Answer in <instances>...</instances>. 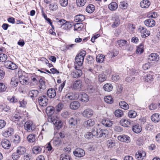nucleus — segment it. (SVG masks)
I'll return each instance as SVG.
<instances>
[{
    "instance_id": "1",
    "label": "nucleus",
    "mask_w": 160,
    "mask_h": 160,
    "mask_svg": "<svg viewBox=\"0 0 160 160\" xmlns=\"http://www.w3.org/2000/svg\"><path fill=\"white\" fill-rule=\"evenodd\" d=\"M86 52L82 51L78 54L75 58V66L76 65L79 67L82 66L84 58V57L86 55Z\"/></svg>"
},
{
    "instance_id": "2",
    "label": "nucleus",
    "mask_w": 160,
    "mask_h": 160,
    "mask_svg": "<svg viewBox=\"0 0 160 160\" xmlns=\"http://www.w3.org/2000/svg\"><path fill=\"white\" fill-rule=\"evenodd\" d=\"M119 47L123 50H127L128 51L132 50L131 48H127L129 46V42L125 40L121 39L117 41Z\"/></svg>"
},
{
    "instance_id": "3",
    "label": "nucleus",
    "mask_w": 160,
    "mask_h": 160,
    "mask_svg": "<svg viewBox=\"0 0 160 160\" xmlns=\"http://www.w3.org/2000/svg\"><path fill=\"white\" fill-rule=\"evenodd\" d=\"M48 121L52 122L57 129H59L61 128L62 126V121L60 120L58 118L52 117L51 118H49Z\"/></svg>"
},
{
    "instance_id": "4",
    "label": "nucleus",
    "mask_w": 160,
    "mask_h": 160,
    "mask_svg": "<svg viewBox=\"0 0 160 160\" xmlns=\"http://www.w3.org/2000/svg\"><path fill=\"white\" fill-rule=\"evenodd\" d=\"M24 128L27 131L32 132L35 129V126L32 121H28L25 123Z\"/></svg>"
},
{
    "instance_id": "5",
    "label": "nucleus",
    "mask_w": 160,
    "mask_h": 160,
    "mask_svg": "<svg viewBox=\"0 0 160 160\" xmlns=\"http://www.w3.org/2000/svg\"><path fill=\"white\" fill-rule=\"evenodd\" d=\"M48 99L46 95H42L38 98V102L40 105L45 107L47 105Z\"/></svg>"
},
{
    "instance_id": "6",
    "label": "nucleus",
    "mask_w": 160,
    "mask_h": 160,
    "mask_svg": "<svg viewBox=\"0 0 160 160\" xmlns=\"http://www.w3.org/2000/svg\"><path fill=\"white\" fill-rule=\"evenodd\" d=\"M4 65L6 68L11 70L16 69L18 68L15 63L10 61L5 62L4 63Z\"/></svg>"
},
{
    "instance_id": "7",
    "label": "nucleus",
    "mask_w": 160,
    "mask_h": 160,
    "mask_svg": "<svg viewBox=\"0 0 160 160\" xmlns=\"http://www.w3.org/2000/svg\"><path fill=\"white\" fill-rule=\"evenodd\" d=\"M73 154L76 157L80 158L84 156L85 152L84 151L80 148H77L73 152Z\"/></svg>"
},
{
    "instance_id": "8",
    "label": "nucleus",
    "mask_w": 160,
    "mask_h": 160,
    "mask_svg": "<svg viewBox=\"0 0 160 160\" xmlns=\"http://www.w3.org/2000/svg\"><path fill=\"white\" fill-rule=\"evenodd\" d=\"M93 111L90 108H88L84 110L82 113V115L85 118H89L91 117L93 115Z\"/></svg>"
},
{
    "instance_id": "9",
    "label": "nucleus",
    "mask_w": 160,
    "mask_h": 160,
    "mask_svg": "<svg viewBox=\"0 0 160 160\" xmlns=\"http://www.w3.org/2000/svg\"><path fill=\"white\" fill-rule=\"evenodd\" d=\"M14 131L12 128H8L2 132V135L5 137H8L13 134Z\"/></svg>"
},
{
    "instance_id": "10",
    "label": "nucleus",
    "mask_w": 160,
    "mask_h": 160,
    "mask_svg": "<svg viewBox=\"0 0 160 160\" xmlns=\"http://www.w3.org/2000/svg\"><path fill=\"white\" fill-rule=\"evenodd\" d=\"M75 68L76 70L72 73V76L74 78H78L81 76L82 71L81 69H78V68L76 65L75 66Z\"/></svg>"
},
{
    "instance_id": "11",
    "label": "nucleus",
    "mask_w": 160,
    "mask_h": 160,
    "mask_svg": "<svg viewBox=\"0 0 160 160\" xmlns=\"http://www.w3.org/2000/svg\"><path fill=\"white\" fill-rule=\"evenodd\" d=\"M19 81L20 83L23 85H27L29 83V78L24 75H20Z\"/></svg>"
},
{
    "instance_id": "12",
    "label": "nucleus",
    "mask_w": 160,
    "mask_h": 160,
    "mask_svg": "<svg viewBox=\"0 0 160 160\" xmlns=\"http://www.w3.org/2000/svg\"><path fill=\"white\" fill-rule=\"evenodd\" d=\"M43 148V147L42 146H35L32 148V152L34 154H39L41 153L42 150Z\"/></svg>"
},
{
    "instance_id": "13",
    "label": "nucleus",
    "mask_w": 160,
    "mask_h": 160,
    "mask_svg": "<svg viewBox=\"0 0 160 160\" xmlns=\"http://www.w3.org/2000/svg\"><path fill=\"white\" fill-rule=\"evenodd\" d=\"M98 131V138L101 137L106 138L108 134V132L106 129H100L99 128Z\"/></svg>"
},
{
    "instance_id": "14",
    "label": "nucleus",
    "mask_w": 160,
    "mask_h": 160,
    "mask_svg": "<svg viewBox=\"0 0 160 160\" xmlns=\"http://www.w3.org/2000/svg\"><path fill=\"white\" fill-rule=\"evenodd\" d=\"M146 156V153L143 151H139L135 154V158L137 160H143Z\"/></svg>"
},
{
    "instance_id": "15",
    "label": "nucleus",
    "mask_w": 160,
    "mask_h": 160,
    "mask_svg": "<svg viewBox=\"0 0 160 160\" xmlns=\"http://www.w3.org/2000/svg\"><path fill=\"white\" fill-rule=\"evenodd\" d=\"M1 145L3 148L8 149L11 146L10 142L7 139H4L2 141Z\"/></svg>"
},
{
    "instance_id": "16",
    "label": "nucleus",
    "mask_w": 160,
    "mask_h": 160,
    "mask_svg": "<svg viewBox=\"0 0 160 160\" xmlns=\"http://www.w3.org/2000/svg\"><path fill=\"white\" fill-rule=\"evenodd\" d=\"M118 140L122 142L129 143L130 142V137L126 135H123L119 136L118 137Z\"/></svg>"
},
{
    "instance_id": "17",
    "label": "nucleus",
    "mask_w": 160,
    "mask_h": 160,
    "mask_svg": "<svg viewBox=\"0 0 160 160\" xmlns=\"http://www.w3.org/2000/svg\"><path fill=\"white\" fill-rule=\"evenodd\" d=\"M119 123L122 126L124 127H128L131 124V121L125 118H122L120 122Z\"/></svg>"
},
{
    "instance_id": "18",
    "label": "nucleus",
    "mask_w": 160,
    "mask_h": 160,
    "mask_svg": "<svg viewBox=\"0 0 160 160\" xmlns=\"http://www.w3.org/2000/svg\"><path fill=\"white\" fill-rule=\"evenodd\" d=\"M73 88L74 89L79 90L82 87V82L80 80H77L74 82Z\"/></svg>"
},
{
    "instance_id": "19",
    "label": "nucleus",
    "mask_w": 160,
    "mask_h": 160,
    "mask_svg": "<svg viewBox=\"0 0 160 160\" xmlns=\"http://www.w3.org/2000/svg\"><path fill=\"white\" fill-rule=\"evenodd\" d=\"M149 59L150 61H155L157 62L159 59V56L157 53H152L149 56Z\"/></svg>"
},
{
    "instance_id": "20",
    "label": "nucleus",
    "mask_w": 160,
    "mask_h": 160,
    "mask_svg": "<svg viewBox=\"0 0 160 160\" xmlns=\"http://www.w3.org/2000/svg\"><path fill=\"white\" fill-rule=\"evenodd\" d=\"M80 106V104L78 101H73L70 104V108L72 110H76L78 109Z\"/></svg>"
},
{
    "instance_id": "21",
    "label": "nucleus",
    "mask_w": 160,
    "mask_h": 160,
    "mask_svg": "<svg viewBox=\"0 0 160 160\" xmlns=\"http://www.w3.org/2000/svg\"><path fill=\"white\" fill-rule=\"evenodd\" d=\"M102 123L107 127H110L112 125V122L108 119H103L102 121Z\"/></svg>"
},
{
    "instance_id": "22",
    "label": "nucleus",
    "mask_w": 160,
    "mask_h": 160,
    "mask_svg": "<svg viewBox=\"0 0 160 160\" xmlns=\"http://www.w3.org/2000/svg\"><path fill=\"white\" fill-rule=\"evenodd\" d=\"M145 25L148 27H152L155 26V22L152 19H148L144 21Z\"/></svg>"
},
{
    "instance_id": "23",
    "label": "nucleus",
    "mask_w": 160,
    "mask_h": 160,
    "mask_svg": "<svg viewBox=\"0 0 160 160\" xmlns=\"http://www.w3.org/2000/svg\"><path fill=\"white\" fill-rule=\"evenodd\" d=\"M47 94L49 98H53L56 96V91L54 89L50 88L47 91Z\"/></svg>"
},
{
    "instance_id": "24",
    "label": "nucleus",
    "mask_w": 160,
    "mask_h": 160,
    "mask_svg": "<svg viewBox=\"0 0 160 160\" xmlns=\"http://www.w3.org/2000/svg\"><path fill=\"white\" fill-rule=\"evenodd\" d=\"M65 98L66 99L69 100H75L77 98V96H75V93H69L65 96Z\"/></svg>"
},
{
    "instance_id": "25",
    "label": "nucleus",
    "mask_w": 160,
    "mask_h": 160,
    "mask_svg": "<svg viewBox=\"0 0 160 160\" xmlns=\"http://www.w3.org/2000/svg\"><path fill=\"white\" fill-rule=\"evenodd\" d=\"M39 94V92L37 90H32L28 92L29 96L32 98L37 97Z\"/></svg>"
},
{
    "instance_id": "26",
    "label": "nucleus",
    "mask_w": 160,
    "mask_h": 160,
    "mask_svg": "<svg viewBox=\"0 0 160 160\" xmlns=\"http://www.w3.org/2000/svg\"><path fill=\"white\" fill-rule=\"evenodd\" d=\"M152 121L155 122H157L160 121V115L158 113H154L151 117Z\"/></svg>"
},
{
    "instance_id": "27",
    "label": "nucleus",
    "mask_w": 160,
    "mask_h": 160,
    "mask_svg": "<svg viewBox=\"0 0 160 160\" xmlns=\"http://www.w3.org/2000/svg\"><path fill=\"white\" fill-rule=\"evenodd\" d=\"M140 6L142 8H148L150 5V2L148 0H143L140 3Z\"/></svg>"
},
{
    "instance_id": "28",
    "label": "nucleus",
    "mask_w": 160,
    "mask_h": 160,
    "mask_svg": "<svg viewBox=\"0 0 160 160\" xmlns=\"http://www.w3.org/2000/svg\"><path fill=\"white\" fill-rule=\"evenodd\" d=\"M72 26L73 25L70 22H67L65 20L62 28L64 29L68 30L71 28Z\"/></svg>"
},
{
    "instance_id": "29",
    "label": "nucleus",
    "mask_w": 160,
    "mask_h": 160,
    "mask_svg": "<svg viewBox=\"0 0 160 160\" xmlns=\"http://www.w3.org/2000/svg\"><path fill=\"white\" fill-rule=\"evenodd\" d=\"M69 123L71 127L75 126L77 123V118L75 117H72L69 120Z\"/></svg>"
},
{
    "instance_id": "30",
    "label": "nucleus",
    "mask_w": 160,
    "mask_h": 160,
    "mask_svg": "<svg viewBox=\"0 0 160 160\" xmlns=\"http://www.w3.org/2000/svg\"><path fill=\"white\" fill-rule=\"evenodd\" d=\"M16 151L20 155H22L25 153L26 150L25 147L20 146L17 148Z\"/></svg>"
},
{
    "instance_id": "31",
    "label": "nucleus",
    "mask_w": 160,
    "mask_h": 160,
    "mask_svg": "<svg viewBox=\"0 0 160 160\" xmlns=\"http://www.w3.org/2000/svg\"><path fill=\"white\" fill-rule=\"evenodd\" d=\"M103 88L105 91L110 92L112 90L113 87L111 84L107 83L104 85Z\"/></svg>"
},
{
    "instance_id": "32",
    "label": "nucleus",
    "mask_w": 160,
    "mask_h": 160,
    "mask_svg": "<svg viewBox=\"0 0 160 160\" xmlns=\"http://www.w3.org/2000/svg\"><path fill=\"white\" fill-rule=\"evenodd\" d=\"M133 131L137 133L140 132L142 131V127L138 124H137L134 125L132 128Z\"/></svg>"
},
{
    "instance_id": "33",
    "label": "nucleus",
    "mask_w": 160,
    "mask_h": 160,
    "mask_svg": "<svg viewBox=\"0 0 160 160\" xmlns=\"http://www.w3.org/2000/svg\"><path fill=\"white\" fill-rule=\"evenodd\" d=\"M113 22L112 25L113 28L117 27L120 24V20L117 17H115L113 18Z\"/></svg>"
},
{
    "instance_id": "34",
    "label": "nucleus",
    "mask_w": 160,
    "mask_h": 160,
    "mask_svg": "<svg viewBox=\"0 0 160 160\" xmlns=\"http://www.w3.org/2000/svg\"><path fill=\"white\" fill-rule=\"evenodd\" d=\"M118 7V4L115 2H111L108 6L109 9L112 11L116 10Z\"/></svg>"
},
{
    "instance_id": "35",
    "label": "nucleus",
    "mask_w": 160,
    "mask_h": 160,
    "mask_svg": "<svg viewBox=\"0 0 160 160\" xmlns=\"http://www.w3.org/2000/svg\"><path fill=\"white\" fill-rule=\"evenodd\" d=\"M39 88L41 89L42 90L45 89L46 88V82L43 80L42 78H40V79L39 81Z\"/></svg>"
},
{
    "instance_id": "36",
    "label": "nucleus",
    "mask_w": 160,
    "mask_h": 160,
    "mask_svg": "<svg viewBox=\"0 0 160 160\" xmlns=\"http://www.w3.org/2000/svg\"><path fill=\"white\" fill-rule=\"evenodd\" d=\"M10 83L12 87H16L17 86L18 83V79L16 78H12L11 80Z\"/></svg>"
},
{
    "instance_id": "37",
    "label": "nucleus",
    "mask_w": 160,
    "mask_h": 160,
    "mask_svg": "<svg viewBox=\"0 0 160 160\" xmlns=\"http://www.w3.org/2000/svg\"><path fill=\"white\" fill-rule=\"evenodd\" d=\"M95 124L94 121L92 119H89L84 122V124L86 126L92 127Z\"/></svg>"
},
{
    "instance_id": "38",
    "label": "nucleus",
    "mask_w": 160,
    "mask_h": 160,
    "mask_svg": "<svg viewBox=\"0 0 160 160\" xmlns=\"http://www.w3.org/2000/svg\"><path fill=\"white\" fill-rule=\"evenodd\" d=\"M119 105L121 108L125 110H127L129 108V105L126 102L123 101H121L119 103Z\"/></svg>"
},
{
    "instance_id": "39",
    "label": "nucleus",
    "mask_w": 160,
    "mask_h": 160,
    "mask_svg": "<svg viewBox=\"0 0 160 160\" xmlns=\"http://www.w3.org/2000/svg\"><path fill=\"white\" fill-rule=\"evenodd\" d=\"M89 100V97L88 95L85 93H82L81 94V101L83 102H87Z\"/></svg>"
},
{
    "instance_id": "40",
    "label": "nucleus",
    "mask_w": 160,
    "mask_h": 160,
    "mask_svg": "<svg viewBox=\"0 0 160 160\" xmlns=\"http://www.w3.org/2000/svg\"><path fill=\"white\" fill-rule=\"evenodd\" d=\"M143 78L145 81L149 82L152 80L153 78L152 75L147 74L144 76Z\"/></svg>"
},
{
    "instance_id": "41",
    "label": "nucleus",
    "mask_w": 160,
    "mask_h": 160,
    "mask_svg": "<svg viewBox=\"0 0 160 160\" xmlns=\"http://www.w3.org/2000/svg\"><path fill=\"white\" fill-rule=\"evenodd\" d=\"M95 10V7L92 4H90L88 5L86 8V11L88 13H92Z\"/></svg>"
},
{
    "instance_id": "42",
    "label": "nucleus",
    "mask_w": 160,
    "mask_h": 160,
    "mask_svg": "<svg viewBox=\"0 0 160 160\" xmlns=\"http://www.w3.org/2000/svg\"><path fill=\"white\" fill-rule=\"evenodd\" d=\"M105 56L102 54H98L96 57V60L98 62L102 63L104 61Z\"/></svg>"
},
{
    "instance_id": "43",
    "label": "nucleus",
    "mask_w": 160,
    "mask_h": 160,
    "mask_svg": "<svg viewBox=\"0 0 160 160\" xmlns=\"http://www.w3.org/2000/svg\"><path fill=\"white\" fill-rule=\"evenodd\" d=\"M36 135L33 134L29 135L27 137V140L30 143H32L35 141Z\"/></svg>"
},
{
    "instance_id": "44",
    "label": "nucleus",
    "mask_w": 160,
    "mask_h": 160,
    "mask_svg": "<svg viewBox=\"0 0 160 160\" xmlns=\"http://www.w3.org/2000/svg\"><path fill=\"white\" fill-rule=\"evenodd\" d=\"M53 144L56 147H58L61 143V139L59 138L54 139L52 141Z\"/></svg>"
},
{
    "instance_id": "45",
    "label": "nucleus",
    "mask_w": 160,
    "mask_h": 160,
    "mask_svg": "<svg viewBox=\"0 0 160 160\" xmlns=\"http://www.w3.org/2000/svg\"><path fill=\"white\" fill-rule=\"evenodd\" d=\"M106 75L103 74H101L98 76V80L100 82H102L107 79Z\"/></svg>"
},
{
    "instance_id": "46",
    "label": "nucleus",
    "mask_w": 160,
    "mask_h": 160,
    "mask_svg": "<svg viewBox=\"0 0 160 160\" xmlns=\"http://www.w3.org/2000/svg\"><path fill=\"white\" fill-rule=\"evenodd\" d=\"M20 114L19 113H17L14 116H12L11 117L12 121L13 122L19 121L21 118Z\"/></svg>"
},
{
    "instance_id": "47",
    "label": "nucleus",
    "mask_w": 160,
    "mask_h": 160,
    "mask_svg": "<svg viewBox=\"0 0 160 160\" xmlns=\"http://www.w3.org/2000/svg\"><path fill=\"white\" fill-rule=\"evenodd\" d=\"M104 100L106 103L109 104H112L113 102V99L110 96L105 97L104 98Z\"/></svg>"
},
{
    "instance_id": "48",
    "label": "nucleus",
    "mask_w": 160,
    "mask_h": 160,
    "mask_svg": "<svg viewBox=\"0 0 160 160\" xmlns=\"http://www.w3.org/2000/svg\"><path fill=\"white\" fill-rule=\"evenodd\" d=\"M99 129H98L96 127H94L93 128L92 133L93 136L97 138H98V134H99Z\"/></svg>"
},
{
    "instance_id": "49",
    "label": "nucleus",
    "mask_w": 160,
    "mask_h": 160,
    "mask_svg": "<svg viewBox=\"0 0 160 160\" xmlns=\"http://www.w3.org/2000/svg\"><path fill=\"white\" fill-rule=\"evenodd\" d=\"M7 88V85L3 83H0V92H5Z\"/></svg>"
},
{
    "instance_id": "50",
    "label": "nucleus",
    "mask_w": 160,
    "mask_h": 160,
    "mask_svg": "<svg viewBox=\"0 0 160 160\" xmlns=\"http://www.w3.org/2000/svg\"><path fill=\"white\" fill-rule=\"evenodd\" d=\"M115 116L117 117H121L123 115V112L120 109L116 110L115 112Z\"/></svg>"
},
{
    "instance_id": "51",
    "label": "nucleus",
    "mask_w": 160,
    "mask_h": 160,
    "mask_svg": "<svg viewBox=\"0 0 160 160\" xmlns=\"http://www.w3.org/2000/svg\"><path fill=\"white\" fill-rule=\"evenodd\" d=\"M75 19L76 20H78L77 21H76V22H80L84 20L85 17L83 15H79L76 16Z\"/></svg>"
},
{
    "instance_id": "52",
    "label": "nucleus",
    "mask_w": 160,
    "mask_h": 160,
    "mask_svg": "<svg viewBox=\"0 0 160 160\" xmlns=\"http://www.w3.org/2000/svg\"><path fill=\"white\" fill-rule=\"evenodd\" d=\"M61 160H71L70 156L67 154H62L60 156Z\"/></svg>"
},
{
    "instance_id": "53",
    "label": "nucleus",
    "mask_w": 160,
    "mask_h": 160,
    "mask_svg": "<svg viewBox=\"0 0 160 160\" xmlns=\"http://www.w3.org/2000/svg\"><path fill=\"white\" fill-rule=\"evenodd\" d=\"M128 117L131 118H135L137 115V112L133 110L130 111L128 113Z\"/></svg>"
},
{
    "instance_id": "54",
    "label": "nucleus",
    "mask_w": 160,
    "mask_h": 160,
    "mask_svg": "<svg viewBox=\"0 0 160 160\" xmlns=\"http://www.w3.org/2000/svg\"><path fill=\"white\" fill-rule=\"evenodd\" d=\"M40 78H41L38 77V76L35 75L31 77V79L33 82L37 84L38 82H39Z\"/></svg>"
},
{
    "instance_id": "55",
    "label": "nucleus",
    "mask_w": 160,
    "mask_h": 160,
    "mask_svg": "<svg viewBox=\"0 0 160 160\" xmlns=\"http://www.w3.org/2000/svg\"><path fill=\"white\" fill-rule=\"evenodd\" d=\"M86 2V0H76V3L79 7L84 6Z\"/></svg>"
},
{
    "instance_id": "56",
    "label": "nucleus",
    "mask_w": 160,
    "mask_h": 160,
    "mask_svg": "<svg viewBox=\"0 0 160 160\" xmlns=\"http://www.w3.org/2000/svg\"><path fill=\"white\" fill-rule=\"evenodd\" d=\"M107 144L109 148H112L115 146V144L114 141L109 140L107 141Z\"/></svg>"
},
{
    "instance_id": "57",
    "label": "nucleus",
    "mask_w": 160,
    "mask_h": 160,
    "mask_svg": "<svg viewBox=\"0 0 160 160\" xmlns=\"http://www.w3.org/2000/svg\"><path fill=\"white\" fill-rule=\"evenodd\" d=\"M8 58L7 55L4 53L0 54V62H6Z\"/></svg>"
},
{
    "instance_id": "58",
    "label": "nucleus",
    "mask_w": 160,
    "mask_h": 160,
    "mask_svg": "<svg viewBox=\"0 0 160 160\" xmlns=\"http://www.w3.org/2000/svg\"><path fill=\"white\" fill-rule=\"evenodd\" d=\"M143 45H142L138 46L136 50L137 53L140 54L142 53L143 51Z\"/></svg>"
},
{
    "instance_id": "59",
    "label": "nucleus",
    "mask_w": 160,
    "mask_h": 160,
    "mask_svg": "<svg viewBox=\"0 0 160 160\" xmlns=\"http://www.w3.org/2000/svg\"><path fill=\"white\" fill-rule=\"evenodd\" d=\"M8 99L9 100L10 102L12 103H15L17 102L18 100L16 96H13L12 98L8 97Z\"/></svg>"
},
{
    "instance_id": "60",
    "label": "nucleus",
    "mask_w": 160,
    "mask_h": 160,
    "mask_svg": "<svg viewBox=\"0 0 160 160\" xmlns=\"http://www.w3.org/2000/svg\"><path fill=\"white\" fill-rule=\"evenodd\" d=\"M49 9L51 10L55 11L58 8V7L56 3H51L49 5Z\"/></svg>"
},
{
    "instance_id": "61",
    "label": "nucleus",
    "mask_w": 160,
    "mask_h": 160,
    "mask_svg": "<svg viewBox=\"0 0 160 160\" xmlns=\"http://www.w3.org/2000/svg\"><path fill=\"white\" fill-rule=\"evenodd\" d=\"M64 105L63 103L60 102L56 106V108L57 111L58 112H60L63 108Z\"/></svg>"
},
{
    "instance_id": "62",
    "label": "nucleus",
    "mask_w": 160,
    "mask_h": 160,
    "mask_svg": "<svg viewBox=\"0 0 160 160\" xmlns=\"http://www.w3.org/2000/svg\"><path fill=\"white\" fill-rule=\"evenodd\" d=\"M74 30L77 31H80L81 30L82 27H81V24L77 23L75 24L74 27Z\"/></svg>"
},
{
    "instance_id": "63",
    "label": "nucleus",
    "mask_w": 160,
    "mask_h": 160,
    "mask_svg": "<svg viewBox=\"0 0 160 160\" xmlns=\"http://www.w3.org/2000/svg\"><path fill=\"white\" fill-rule=\"evenodd\" d=\"M85 137L87 139H91L93 138V135L91 132H87L84 135Z\"/></svg>"
},
{
    "instance_id": "64",
    "label": "nucleus",
    "mask_w": 160,
    "mask_h": 160,
    "mask_svg": "<svg viewBox=\"0 0 160 160\" xmlns=\"http://www.w3.org/2000/svg\"><path fill=\"white\" fill-rule=\"evenodd\" d=\"M24 160H32V155L30 154H28L23 156Z\"/></svg>"
}]
</instances>
